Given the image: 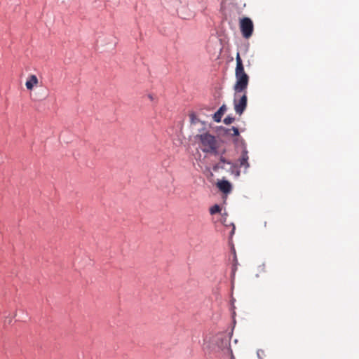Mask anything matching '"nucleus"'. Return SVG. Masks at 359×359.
I'll list each match as a JSON object with an SVG mask.
<instances>
[{"label":"nucleus","instance_id":"f257e3e1","mask_svg":"<svg viewBox=\"0 0 359 359\" xmlns=\"http://www.w3.org/2000/svg\"><path fill=\"white\" fill-rule=\"evenodd\" d=\"M236 61L233 104L236 113L241 115L247 107L248 97L246 90L249 84L250 77L245 72L243 60L239 53L236 55Z\"/></svg>","mask_w":359,"mask_h":359},{"label":"nucleus","instance_id":"f03ea898","mask_svg":"<svg viewBox=\"0 0 359 359\" xmlns=\"http://www.w3.org/2000/svg\"><path fill=\"white\" fill-rule=\"evenodd\" d=\"M195 138L198 140L199 145L203 152L213 154H218L217 149L219 147V143L214 135L208 132H205L196 135Z\"/></svg>","mask_w":359,"mask_h":359},{"label":"nucleus","instance_id":"7ed1b4c3","mask_svg":"<svg viewBox=\"0 0 359 359\" xmlns=\"http://www.w3.org/2000/svg\"><path fill=\"white\" fill-rule=\"evenodd\" d=\"M240 29L242 35L245 39H249L253 33L254 25L252 20L248 17L243 18L239 22Z\"/></svg>","mask_w":359,"mask_h":359},{"label":"nucleus","instance_id":"20e7f679","mask_svg":"<svg viewBox=\"0 0 359 359\" xmlns=\"http://www.w3.org/2000/svg\"><path fill=\"white\" fill-rule=\"evenodd\" d=\"M222 343L223 344V348H222L223 355L229 358V359H236L233 353L232 349L231 348L229 340H222Z\"/></svg>","mask_w":359,"mask_h":359},{"label":"nucleus","instance_id":"39448f33","mask_svg":"<svg viewBox=\"0 0 359 359\" xmlns=\"http://www.w3.org/2000/svg\"><path fill=\"white\" fill-rule=\"evenodd\" d=\"M217 187L219 188V189L223 192L224 194H229L232 190V185L231 184L226 180H222L217 183Z\"/></svg>","mask_w":359,"mask_h":359},{"label":"nucleus","instance_id":"423d86ee","mask_svg":"<svg viewBox=\"0 0 359 359\" xmlns=\"http://www.w3.org/2000/svg\"><path fill=\"white\" fill-rule=\"evenodd\" d=\"M248 160H249L248 152L245 149H244L242 151L241 156L238 160L240 167L241 168L243 167L245 170L248 169L250 166Z\"/></svg>","mask_w":359,"mask_h":359},{"label":"nucleus","instance_id":"0eeeda50","mask_svg":"<svg viewBox=\"0 0 359 359\" xmlns=\"http://www.w3.org/2000/svg\"><path fill=\"white\" fill-rule=\"evenodd\" d=\"M39 83V80L36 77V75L34 74H32V75H29L26 83H25V86L26 88L31 90L33 89L34 86H36Z\"/></svg>","mask_w":359,"mask_h":359},{"label":"nucleus","instance_id":"6e6552de","mask_svg":"<svg viewBox=\"0 0 359 359\" xmlns=\"http://www.w3.org/2000/svg\"><path fill=\"white\" fill-rule=\"evenodd\" d=\"M226 163L230 165V170H231V172H233L234 170L236 168V165L233 163H231L230 161H226L222 156L220 157L219 162L217 164V167L220 168H222V169H224L225 168H224V164H226Z\"/></svg>","mask_w":359,"mask_h":359},{"label":"nucleus","instance_id":"1a4fd4ad","mask_svg":"<svg viewBox=\"0 0 359 359\" xmlns=\"http://www.w3.org/2000/svg\"><path fill=\"white\" fill-rule=\"evenodd\" d=\"M226 111V107L225 104H223L219 107L217 111L214 114L213 119L215 122L219 123L221 121L222 117L224 112Z\"/></svg>","mask_w":359,"mask_h":359},{"label":"nucleus","instance_id":"9d476101","mask_svg":"<svg viewBox=\"0 0 359 359\" xmlns=\"http://www.w3.org/2000/svg\"><path fill=\"white\" fill-rule=\"evenodd\" d=\"M222 209L219 205H214L210 208V215H215L217 213H219L221 212Z\"/></svg>","mask_w":359,"mask_h":359},{"label":"nucleus","instance_id":"9b49d317","mask_svg":"<svg viewBox=\"0 0 359 359\" xmlns=\"http://www.w3.org/2000/svg\"><path fill=\"white\" fill-rule=\"evenodd\" d=\"M235 121V118L233 117H231V116H226L224 119V123L226 124V125H229L231 123H232L233 121Z\"/></svg>","mask_w":359,"mask_h":359},{"label":"nucleus","instance_id":"f8f14e48","mask_svg":"<svg viewBox=\"0 0 359 359\" xmlns=\"http://www.w3.org/2000/svg\"><path fill=\"white\" fill-rule=\"evenodd\" d=\"M257 354L259 359H264L266 357L264 351L262 349L258 350Z\"/></svg>","mask_w":359,"mask_h":359},{"label":"nucleus","instance_id":"ddd939ff","mask_svg":"<svg viewBox=\"0 0 359 359\" xmlns=\"http://www.w3.org/2000/svg\"><path fill=\"white\" fill-rule=\"evenodd\" d=\"M231 130H232V131H233V134H232V135H233V136H238V135H239V131H238V129L237 128H236V127H232V128H231Z\"/></svg>","mask_w":359,"mask_h":359},{"label":"nucleus","instance_id":"4468645a","mask_svg":"<svg viewBox=\"0 0 359 359\" xmlns=\"http://www.w3.org/2000/svg\"><path fill=\"white\" fill-rule=\"evenodd\" d=\"M147 97L151 101H154L155 99L154 95L152 94H149Z\"/></svg>","mask_w":359,"mask_h":359},{"label":"nucleus","instance_id":"2eb2a0df","mask_svg":"<svg viewBox=\"0 0 359 359\" xmlns=\"http://www.w3.org/2000/svg\"><path fill=\"white\" fill-rule=\"evenodd\" d=\"M234 231H235V226H233V229H232V231H231V235L234 233Z\"/></svg>","mask_w":359,"mask_h":359},{"label":"nucleus","instance_id":"dca6fc26","mask_svg":"<svg viewBox=\"0 0 359 359\" xmlns=\"http://www.w3.org/2000/svg\"><path fill=\"white\" fill-rule=\"evenodd\" d=\"M239 175H240L239 171H237V172H236V176H238Z\"/></svg>","mask_w":359,"mask_h":359}]
</instances>
